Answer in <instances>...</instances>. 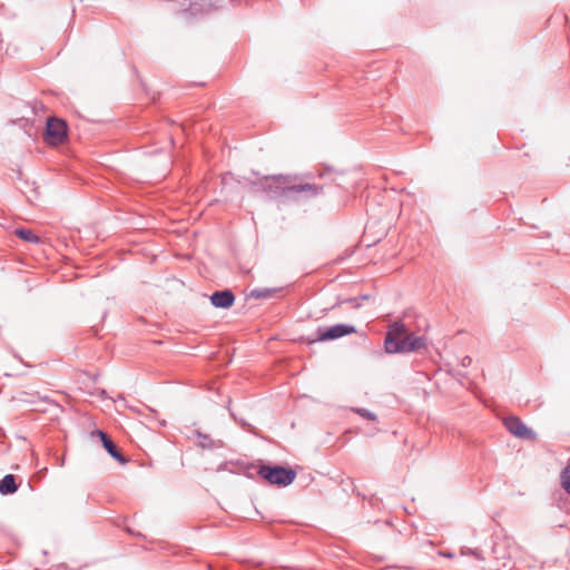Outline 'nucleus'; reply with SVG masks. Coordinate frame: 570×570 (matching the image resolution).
<instances>
[{
	"mask_svg": "<svg viewBox=\"0 0 570 570\" xmlns=\"http://www.w3.org/2000/svg\"><path fill=\"white\" fill-rule=\"evenodd\" d=\"M46 139L51 145H59L66 141L68 137L67 122L57 117H49L45 129Z\"/></svg>",
	"mask_w": 570,
	"mask_h": 570,
	"instance_id": "20e7f679",
	"label": "nucleus"
},
{
	"mask_svg": "<svg viewBox=\"0 0 570 570\" xmlns=\"http://www.w3.org/2000/svg\"><path fill=\"white\" fill-rule=\"evenodd\" d=\"M286 190H287L286 199H292V200L297 202L302 197H304V198L316 197L317 195L322 194L323 187L306 183V184L287 186Z\"/></svg>",
	"mask_w": 570,
	"mask_h": 570,
	"instance_id": "423d86ee",
	"label": "nucleus"
},
{
	"mask_svg": "<svg viewBox=\"0 0 570 570\" xmlns=\"http://www.w3.org/2000/svg\"><path fill=\"white\" fill-rule=\"evenodd\" d=\"M426 347L424 336H415L409 332L402 322H394L390 325L384 340V348L389 354L410 353Z\"/></svg>",
	"mask_w": 570,
	"mask_h": 570,
	"instance_id": "f257e3e1",
	"label": "nucleus"
},
{
	"mask_svg": "<svg viewBox=\"0 0 570 570\" xmlns=\"http://www.w3.org/2000/svg\"><path fill=\"white\" fill-rule=\"evenodd\" d=\"M257 473L269 484L277 487H287L296 478L295 470L278 464H262Z\"/></svg>",
	"mask_w": 570,
	"mask_h": 570,
	"instance_id": "7ed1b4c3",
	"label": "nucleus"
},
{
	"mask_svg": "<svg viewBox=\"0 0 570 570\" xmlns=\"http://www.w3.org/2000/svg\"><path fill=\"white\" fill-rule=\"evenodd\" d=\"M507 430L517 438L523 440H534L537 434L528 428L518 416H509L504 420Z\"/></svg>",
	"mask_w": 570,
	"mask_h": 570,
	"instance_id": "0eeeda50",
	"label": "nucleus"
},
{
	"mask_svg": "<svg viewBox=\"0 0 570 570\" xmlns=\"http://www.w3.org/2000/svg\"><path fill=\"white\" fill-rule=\"evenodd\" d=\"M92 435H97L100 439L104 449L112 459H115L117 462L121 464L127 462V459L124 456L118 446L114 443V441L108 436L106 432L97 429L92 432Z\"/></svg>",
	"mask_w": 570,
	"mask_h": 570,
	"instance_id": "6e6552de",
	"label": "nucleus"
},
{
	"mask_svg": "<svg viewBox=\"0 0 570 570\" xmlns=\"http://www.w3.org/2000/svg\"><path fill=\"white\" fill-rule=\"evenodd\" d=\"M17 490L16 475L7 474L0 480V493L2 495L13 494Z\"/></svg>",
	"mask_w": 570,
	"mask_h": 570,
	"instance_id": "9d476101",
	"label": "nucleus"
},
{
	"mask_svg": "<svg viewBox=\"0 0 570 570\" xmlns=\"http://www.w3.org/2000/svg\"><path fill=\"white\" fill-rule=\"evenodd\" d=\"M277 292L276 288H254L250 292V297L253 298H271Z\"/></svg>",
	"mask_w": 570,
	"mask_h": 570,
	"instance_id": "9b49d317",
	"label": "nucleus"
},
{
	"mask_svg": "<svg viewBox=\"0 0 570 570\" xmlns=\"http://www.w3.org/2000/svg\"><path fill=\"white\" fill-rule=\"evenodd\" d=\"M472 364V358L470 356H464L462 360H461V365L463 367H469L470 365Z\"/></svg>",
	"mask_w": 570,
	"mask_h": 570,
	"instance_id": "6ab92c4d",
	"label": "nucleus"
},
{
	"mask_svg": "<svg viewBox=\"0 0 570 570\" xmlns=\"http://www.w3.org/2000/svg\"><path fill=\"white\" fill-rule=\"evenodd\" d=\"M245 181L255 194H263L269 199L287 198V186L284 185L287 178L282 175L265 176L257 180L245 178Z\"/></svg>",
	"mask_w": 570,
	"mask_h": 570,
	"instance_id": "f03ea898",
	"label": "nucleus"
},
{
	"mask_svg": "<svg viewBox=\"0 0 570 570\" xmlns=\"http://www.w3.org/2000/svg\"><path fill=\"white\" fill-rule=\"evenodd\" d=\"M461 553L463 556H473L479 561H483L484 560L482 551L480 549H478V548L476 549H472V548L464 547V548H462Z\"/></svg>",
	"mask_w": 570,
	"mask_h": 570,
	"instance_id": "dca6fc26",
	"label": "nucleus"
},
{
	"mask_svg": "<svg viewBox=\"0 0 570 570\" xmlns=\"http://www.w3.org/2000/svg\"><path fill=\"white\" fill-rule=\"evenodd\" d=\"M561 485L564 491L570 495V464L567 465L561 472Z\"/></svg>",
	"mask_w": 570,
	"mask_h": 570,
	"instance_id": "2eb2a0df",
	"label": "nucleus"
},
{
	"mask_svg": "<svg viewBox=\"0 0 570 570\" xmlns=\"http://www.w3.org/2000/svg\"><path fill=\"white\" fill-rule=\"evenodd\" d=\"M210 303L216 308H229L235 303V295L232 289L216 291L209 296Z\"/></svg>",
	"mask_w": 570,
	"mask_h": 570,
	"instance_id": "1a4fd4ad",
	"label": "nucleus"
},
{
	"mask_svg": "<svg viewBox=\"0 0 570 570\" xmlns=\"http://www.w3.org/2000/svg\"><path fill=\"white\" fill-rule=\"evenodd\" d=\"M14 122H16V124H19V126H20L21 128H23L27 132H28V130H27V126H31L30 120H29V119H24V118H21V119H19V120H17V121H14Z\"/></svg>",
	"mask_w": 570,
	"mask_h": 570,
	"instance_id": "a211bd4d",
	"label": "nucleus"
},
{
	"mask_svg": "<svg viewBox=\"0 0 570 570\" xmlns=\"http://www.w3.org/2000/svg\"><path fill=\"white\" fill-rule=\"evenodd\" d=\"M353 411L355 413H357L360 416H362L363 419H366L368 421H375L376 420V414L367 409H363V407H355L353 409Z\"/></svg>",
	"mask_w": 570,
	"mask_h": 570,
	"instance_id": "f3484780",
	"label": "nucleus"
},
{
	"mask_svg": "<svg viewBox=\"0 0 570 570\" xmlns=\"http://www.w3.org/2000/svg\"><path fill=\"white\" fill-rule=\"evenodd\" d=\"M16 234L19 238L23 239V240H27V242H30V243H38L39 242V237L31 230V229H28V228H19L16 230Z\"/></svg>",
	"mask_w": 570,
	"mask_h": 570,
	"instance_id": "f8f14e48",
	"label": "nucleus"
},
{
	"mask_svg": "<svg viewBox=\"0 0 570 570\" xmlns=\"http://www.w3.org/2000/svg\"><path fill=\"white\" fill-rule=\"evenodd\" d=\"M207 7H209V4L204 2H191L186 13L197 16L198 13L208 12Z\"/></svg>",
	"mask_w": 570,
	"mask_h": 570,
	"instance_id": "4468645a",
	"label": "nucleus"
},
{
	"mask_svg": "<svg viewBox=\"0 0 570 570\" xmlns=\"http://www.w3.org/2000/svg\"><path fill=\"white\" fill-rule=\"evenodd\" d=\"M356 333V327L351 324H335L328 327H318L313 342L333 341Z\"/></svg>",
	"mask_w": 570,
	"mask_h": 570,
	"instance_id": "39448f33",
	"label": "nucleus"
},
{
	"mask_svg": "<svg viewBox=\"0 0 570 570\" xmlns=\"http://www.w3.org/2000/svg\"><path fill=\"white\" fill-rule=\"evenodd\" d=\"M194 433H195L196 438L199 440V445L203 449H213L215 446L214 441L210 439L209 435L204 434L199 430H195Z\"/></svg>",
	"mask_w": 570,
	"mask_h": 570,
	"instance_id": "ddd939ff",
	"label": "nucleus"
},
{
	"mask_svg": "<svg viewBox=\"0 0 570 570\" xmlns=\"http://www.w3.org/2000/svg\"><path fill=\"white\" fill-rule=\"evenodd\" d=\"M332 173V169L331 168H326L324 171L320 173V176L321 177H325L327 175H330Z\"/></svg>",
	"mask_w": 570,
	"mask_h": 570,
	"instance_id": "aec40b11",
	"label": "nucleus"
}]
</instances>
